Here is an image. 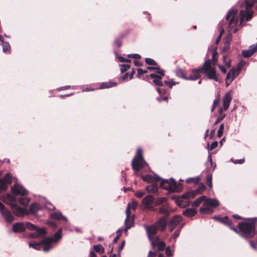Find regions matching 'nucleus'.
I'll use <instances>...</instances> for the list:
<instances>
[{"instance_id":"1","label":"nucleus","mask_w":257,"mask_h":257,"mask_svg":"<svg viewBox=\"0 0 257 257\" xmlns=\"http://www.w3.org/2000/svg\"><path fill=\"white\" fill-rule=\"evenodd\" d=\"M255 0H240L237 4L240 9L239 23L236 16L237 9L232 7L226 16V20H229L228 31L230 33H235L243 21H248L252 17L253 11L251 8Z\"/></svg>"},{"instance_id":"2","label":"nucleus","mask_w":257,"mask_h":257,"mask_svg":"<svg viewBox=\"0 0 257 257\" xmlns=\"http://www.w3.org/2000/svg\"><path fill=\"white\" fill-rule=\"evenodd\" d=\"M62 229L60 228L54 235L44 238L41 242L38 243L34 242L29 243L30 247L37 250H42L44 252L49 251L53 247V244L57 243L62 238Z\"/></svg>"},{"instance_id":"3","label":"nucleus","mask_w":257,"mask_h":257,"mask_svg":"<svg viewBox=\"0 0 257 257\" xmlns=\"http://www.w3.org/2000/svg\"><path fill=\"white\" fill-rule=\"evenodd\" d=\"M257 225V218H250L245 219L238 224L239 235L245 238H251L256 233L255 227Z\"/></svg>"},{"instance_id":"4","label":"nucleus","mask_w":257,"mask_h":257,"mask_svg":"<svg viewBox=\"0 0 257 257\" xmlns=\"http://www.w3.org/2000/svg\"><path fill=\"white\" fill-rule=\"evenodd\" d=\"M200 69L201 73L203 72L209 79L219 81L218 75L215 68L211 66L210 59L206 60Z\"/></svg>"},{"instance_id":"5","label":"nucleus","mask_w":257,"mask_h":257,"mask_svg":"<svg viewBox=\"0 0 257 257\" xmlns=\"http://www.w3.org/2000/svg\"><path fill=\"white\" fill-rule=\"evenodd\" d=\"M160 187L170 192H179L182 189L181 185L177 184L173 178H171L169 180H163L160 183Z\"/></svg>"},{"instance_id":"6","label":"nucleus","mask_w":257,"mask_h":257,"mask_svg":"<svg viewBox=\"0 0 257 257\" xmlns=\"http://www.w3.org/2000/svg\"><path fill=\"white\" fill-rule=\"evenodd\" d=\"M132 165L133 169L136 171H140L147 165L142 156V151L141 149H138L136 155L132 161Z\"/></svg>"},{"instance_id":"7","label":"nucleus","mask_w":257,"mask_h":257,"mask_svg":"<svg viewBox=\"0 0 257 257\" xmlns=\"http://www.w3.org/2000/svg\"><path fill=\"white\" fill-rule=\"evenodd\" d=\"M27 229L32 231H35V232L29 234V237L41 238L46 234V231L44 228H39L29 222H27Z\"/></svg>"},{"instance_id":"8","label":"nucleus","mask_w":257,"mask_h":257,"mask_svg":"<svg viewBox=\"0 0 257 257\" xmlns=\"http://www.w3.org/2000/svg\"><path fill=\"white\" fill-rule=\"evenodd\" d=\"M156 73L158 74L152 73L149 76H147V77L148 78L150 77L153 79V83H155V85L157 86H163L164 83L161 81V79L164 76V71L163 70H159V71H156Z\"/></svg>"},{"instance_id":"9","label":"nucleus","mask_w":257,"mask_h":257,"mask_svg":"<svg viewBox=\"0 0 257 257\" xmlns=\"http://www.w3.org/2000/svg\"><path fill=\"white\" fill-rule=\"evenodd\" d=\"M0 213L8 223H11L14 217L11 212L5 208V205L0 202Z\"/></svg>"},{"instance_id":"10","label":"nucleus","mask_w":257,"mask_h":257,"mask_svg":"<svg viewBox=\"0 0 257 257\" xmlns=\"http://www.w3.org/2000/svg\"><path fill=\"white\" fill-rule=\"evenodd\" d=\"M12 194L14 196H25L28 194V191L22 186L16 184L11 187Z\"/></svg>"},{"instance_id":"11","label":"nucleus","mask_w":257,"mask_h":257,"mask_svg":"<svg viewBox=\"0 0 257 257\" xmlns=\"http://www.w3.org/2000/svg\"><path fill=\"white\" fill-rule=\"evenodd\" d=\"M0 200L4 203L9 204L11 207H14L17 202V199L14 195L10 193L0 195Z\"/></svg>"},{"instance_id":"12","label":"nucleus","mask_w":257,"mask_h":257,"mask_svg":"<svg viewBox=\"0 0 257 257\" xmlns=\"http://www.w3.org/2000/svg\"><path fill=\"white\" fill-rule=\"evenodd\" d=\"M144 227L146 230L149 240L151 241L154 240L153 236L157 233L158 230L156 225L153 224L150 225H145Z\"/></svg>"},{"instance_id":"13","label":"nucleus","mask_w":257,"mask_h":257,"mask_svg":"<svg viewBox=\"0 0 257 257\" xmlns=\"http://www.w3.org/2000/svg\"><path fill=\"white\" fill-rule=\"evenodd\" d=\"M182 221L180 216L175 215L173 217L168 223L169 230L172 232Z\"/></svg>"},{"instance_id":"14","label":"nucleus","mask_w":257,"mask_h":257,"mask_svg":"<svg viewBox=\"0 0 257 257\" xmlns=\"http://www.w3.org/2000/svg\"><path fill=\"white\" fill-rule=\"evenodd\" d=\"M152 246L153 247H155L156 246L158 248V251H162L165 248V243L164 241H162L160 240V239L159 237L156 236L155 238L151 241Z\"/></svg>"},{"instance_id":"15","label":"nucleus","mask_w":257,"mask_h":257,"mask_svg":"<svg viewBox=\"0 0 257 257\" xmlns=\"http://www.w3.org/2000/svg\"><path fill=\"white\" fill-rule=\"evenodd\" d=\"M245 64V62L244 61H241L237 64L235 69H231L228 73H230V74L233 76L234 77H236Z\"/></svg>"},{"instance_id":"16","label":"nucleus","mask_w":257,"mask_h":257,"mask_svg":"<svg viewBox=\"0 0 257 257\" xmlns=\"http://www.w3.org/2000/svg\"><path fill=\"white\" fill-rule=\"evenodd\" d=\"M154 224L156 225L158 230L163 232L166 229L167 221L165 217H162L158 219Z\"/></svg>"},{"instance_id":"17","label":"nucleus","mask_w":257,"mask_h":257,"mask_svg":"<svg viewBox=\"0 0 257 257\" xmlns=\"http://www.w3.org/2000/svg\"><path fill=\"white\" fill-rule=\"evenodd\" d=\"M27 229V222H17L13 224L12 230L15 232H22Z\"/></svg>"},{"instance_id":"18","label":"nucleus","mask_w":257,"mask_h":257,"mask_svg":"<svg viewBox=\"0 0 257 257\" xmlns=\"http://www.w3.org/2000/svg\"><path fill=\"white\" fill-rule=\"evenodd\" d=\"M232 100V96L230 92L226 93L223 99V106L224 110H226L230 105Z\"/></svg>"},{"instance_id":"19","label":"nucleus","mask_w":257,"mask_h":257,"mask_svg":"<svg viewBox=\"0 0 257 257\" xmlns=\"http://www.w3.org/2000/svg\"><path fill=\"white\" fill-rule=\"evenodd\" d=\"M219 205V201L216 199L206 198L203 203V206H209L212 207H216Z\"/></svg>"},{"instance_id":"20","label":"nucleus","mask_w":257,"mask_h":257,"mask_svg":"<svg viewBox=\"0 0 257 257\" xmlns=\"http://www.w3.org/2000/svg\"><path fill=\"white\" fill-rule=\"evenodd\" d=\"M125 213L126 215V217L125 220V232H127V230L129 229L133 225V224L131 223L130 224L127 223V221L130 219V215H131V207H130V204H127V208L125 210Z\"/></svg>"},{"instance_id":"21","label":"nucleus","mask_w":257,"mask_h":257,"mask_svg":"<svg viewBox=\"0 0 257 257\" xmlns=\"http://www.w3.org/2000/svg\"><path fill=\"white\" fill-rule=\"evenodd\" d=\"M192 72L193 74L190 75L189 77H187L186 80H196L200 77V74L201 73V69L200 68L193 69L192 70Z\"/></svg>"},{"instance_id":"22","label":"nucleus","mask_w":257,"mask_h":257,"mask_svg":"<svg viewBox=\"0 0 257 257\" xmlns=\"http://www.w3.org/2000/svg\"><path fill=\"white\" fill-rule=\"evenodd\" d=\"M198 190H195L193 191L188 192L182 195V200L181 202H186V203L188 202V199L191 198H194L195 195L198 193Z\"/></svg>"},{"instance_id":"23","label":"nucleus","mask_w":257,"mask_h":257,"mask_svg":"<svg viewBox=\"0 0 257 257\" xmlns=\"http://www.w3.org/2000/svg\"><path fill=\"white\" fill-rule=\"evenodd\" d=\"M12 208L13 209V211L15 215L18 216H22L26 213V210L23 208L18 206L17 203L15 205V206H14V207H12Z\"/></svg>"},{"instance_id":"24","label":"nucleus","mask_w":257,"mask_h":257,"mask_svg":"<svg viewBox=\"0 0 257 257\" xmlns=\"http://www.w3.org/2000/svg\"><path fill=\"white\" fill-rule=\"evenodd\" d=\"M142 179L144 181L151 183L154 181H158L161 179V178L157 175H155V177H154L151 175L148 174L145 176H143Z\"/></svg>"},{"instance_id":"25","label":"nucleus","mask_w":257,"mask_h":257,"mask_svg":"<svg viewBox=\"0 0 257 257\" xmlns=\"http://www.w3.org/2000/svg\"><path fill=\"white\" fill-rule=\"evenodd\" d=\"M154 197L152 195H148L146 196L143 199V203L145 206L146 207L149 208L150 207L151 204L153 203L154 201Z\"/></svg>"},{"instance_id":"26","label":"nucleus","mask_w":257,"mask_h":257,"mask_svg":"<svg viewBox=\"0 0 257 257\" xmlns=\"http://www.w3.org/2000/svg\"><path fill=\"white\" fill-rule=\"evenodd\" d=\"M51 216L55 219H57V220L63 219L64 221H65L66 222L68 221L67 218L65 216H63L62 214V213L60 212H56L53 213L51 214Z\"/></svg>"},{"instance_id":"27","label":"nucleus","mask_w":257,"mask_h":257,"mask_svg":"<svg viewBox=\"0 0 257 257\" xmlns=\"http://www.w3.org/2000/svg\"><path fill=\"white\" fill-rule=\"evenodd\" d=\"M158 185L155 183H153L146 187L147 191L150 193H156L158 191Z\"/></svg>"},{"instance_id":"28","label":"nucleus","mask_w":257,"mask_h":257,"mask_svg":"<svg viewBox=\"0 0 257 257\" xmlns=\"http://www.w3.org/2000/svg\"><path fill=\"white\" fill-rule=\"evenodd\" d=\"M183 213L184 215L190 217L195 215L197 213V211L194 208H187Z\"/></svg>"},{"instance_id":"29","label":"nucleus","mask_w":257,"mask_h":257,"mask_svg":"<svg viewBox=\"0 0 257 257\" xmlns=\"http://www.w3.org/2000/svg\"><path fill=\"white\" fill-rule=\"evenodd\" d=\"M200 212L202 214H210L213 212V210L209 206H204L200 208Z\"/></svg>"},{"instance_id":"30","label":"nucleus","mask_w":257,"mask_h":257,"mask_svg":"<svg viewBox=\"0 0 257 257\" xmlns=\"http://www.w3.org/2000/svg\"><path fill=\"white\" fill-rule=\"evenodd\" d=\"M220 103V95L218 93L216 95L215 98L213 102L211 111H213L216 107L219 106Z\"/></svg>"},{"instance_id":"31","label":"nucleus","mask_w":257,"mask_h":257,"mask_svg":"<svg viewBox=\"0 0 257 257\" xmlns=\"http://www.w3.org/2000/svg\"><path fill=\"white\" fill-rule=\"evenodd\" d=\"M214 218L220 222L228 225L229 226H230L231 224V222L227 216H225L224 217L221 218L214 217Z\"/></svg>"},{"instance_id":"32","label":"nucleus","mask_w":257,"mask_h":257,"mask_svg":"<svg viewBox=\"0 0 257 257\" xmlns=\"http://www.w3.org/2000/svg\"><path fill=\"white\" fill-rule=\"evenodd\" d=\"M116 85V83L113 82H103L100 84L99 87L100 89L108 88L115 86Z\"/></svg>"},{"instance_id":"33","label":"nucleus","mask_w":257,"mask_h":257,"mask_svg":"<svg viewBox=\"0 0 257 257\" xmlns=\"http://www.w3.org/2000/svg\"><path fill=\"white\" fill-rule=\"evenodd\" d=\"M206 198V196H202L197 199L195 201H194L192 205L193 207H198L202 202H204L205 199Z\"/></svg>"},{"instance_id":"34","label":"nucleus","mask_w":257,"mask_h":257,"mask_svg":"<svg viewBox=\"0 0 257 257\" xmlns=\"http://www.w3.org/2000/svg\"><path fill=\"white\" fill-rule=\"evenodd\" d=\"M8 185L11 184L13 180V176L10 173H7L4 177L3 179H2Z\"/></svg>"},{"instance_id":"35","label":"nucleus","mask_w":257,"mask_h":257,"mask_svg":"<svg viewBox=\"0 0 257 257\" xmlns=\"http://www.w3.org/2000/svg\"><path fill=\"white\" fill-rule=\"evenodd\" d=\"M235 78V77H234L233 76H232V75H231V74H230V73H228L226 76V80H225L226 86V87L228 86Z\"/></svg>"},{"instance_id":"36","label":"nucleus","mask_w":257,"mask_h":257,"mask_svg":"<svg viewBox=\"0 0 257 257\" xmlns=\"http://www.w3.org/2000/svg\"><path fill=\"white\" fill-rule=\"evenodd\" d=\"M217 52L216 51V48H215L214 50H212V59L211 62L213 65H215L217 61Z\"/></svg>"},{"instance_id":"37","label":"nucleus","mask_w":257,"mask_h":257,"mask_svg":"<svg viewBox=\"0 0 257 257\" xmlns=\"http://www.w3.org/2000/svg\"><path fill=\"white\" fill-rule=\"evenodd\" d=\"M40 209L39 205L38 203H33L30 206V211L33 213H35Z\"/></svg>"},{"instance_id":"38","label":"nucleus","mask_w":257,"mask_h":257,"mask_svg":"<svg viewBox=\"0 0 257 257\" xmlns=\"http://www.w3.org/2000/svg\"><path fill=\"white\" fill-rule=\"evenodd\" d=\"M8 188V186L6 183V182L2 179L0 178V191H5L7 190Z\"/></svg>"},{"instance_id":"39","label":"nucleus","mask_w":257,"mask_h":257,"mask_svg":"<svg viewBox=\"0 0 257 257\" xmlns=\"http://www.w3.org/2000/svg\"><path fill=\"white\" fill-rule=\"evenodd\" d=\"M93 248L96 252L100 254L103 253L104 248L101 244L95 245L93 246Z\"/></svg>"},{"instance_id":"40","label":"nucleus","mask_w":257,"mask_h":257,"mask_svg":"<svg viewBox=\"0 0 257 257\" xmlns=\"http://www.w3.org/2000/svg\"><path fill=\"white\" fill-rule=\"evenodd\" d=\"M253 54V52L249 49L245 50L242 51V55L244 58H249Z\"/></svg>"},{"instance_id":"41","label":"nucleus","mask_w":257,"mask_h":257,"mask_svg":"<svg viewBox=\"0 0 257 257\" xmlns=\"http://www.w3.org/2000/svg\"><path fill=\"white\" fill-rule=\"evenodd\" d=\"M3 51L4 53H7L10 50V45L9 43L3 42L2 43Z\"/></svg>"},{"instance_id":"42","label":"nucleus","mask_w":257,"mask_h":257,"mask_svg":"<svg viewBox=\"0 0 257 257\" xmlns=\"http://www.w3.org/2000/svg\"><path fill=\"white\" fill-rule=\"evenodd\" d=\"M176 74L177 76L182 78L184 79H187V77L185 76L183 70L178 69L176 71Z\"/></svg>"},{"instance_id":"43","label":"nucleus","mask_w":257,"mask_h":257,"mask_svg":"<svg viewBox=\"0 0 257 257\" xmlns=\"http://www.w3.org/2000/svg\"><path fill=\"white\" fill-rule=\"evenodd\" d=\"M30 199L27 197H21L19 199V202L23 205H27Z\"/></svg>"},{"instance_id":"44","label":"nucleus","mask_w":257,"mask_h":257,"mask_svg":"<svg viewBox=\"0 0 257 257\" xmlns=\"http://www.w3.org/2000/svg\"><path fill=\"white\" fill-rule=\"evenodd\" d=\"M145 62L148 64L150 65H157V63L155 60L153 59L150 58H147L145 59Z\"/></svg>"},{"instance_id":"45","label":"nucleus","mask_w":257,"mask_h":257,"mask_svg":"<svg viewBox=\"0 0 257 257\" xmlns=\"http://www.w3.org/2000/svg\"><path fill=\"white\" fill-rule=\"evenodd\" d=\"M206 183L209 188H211L212 187L211 175H208L207 176Z\"/></svg>"},{"instance_id":"46","label":"nucleus","mask_w":257,"mask_h":257,"mask_svg":"<svg viewBox=\"0 0 257 257\" xmlns=\"http://www.w3.org/2000/svg\"><path fill=\"white\" fill-rule=\"evenodd\" d=\"M130 67L131 66L129 64H122L120 65V71L121 73H124L125 71L130 69Z\"/></svg>"},{"instance_id":"47","label":"nucleus","mask_w":257,"mask_h":257,"mask_svg":"<svg viewBox=\"0 0 257 257\" xmlns=\"http://www.w3.org/2000/svg\"><path fill=\"white\" fill-rule=\"evenodd\" d=\"M224 126L223 123L220 125L219 129L217 131V136L218 137H221L223 134V130H224Z\"/></svg>"},{"instance_id":"48","label":"nucleus","mask_w":257,"mask_h":257,"mask_svg":"<svg viewBox=\"0 0 257 257\" xmlns=\"http://www.w3.org/2000/svg\"><path fill=\"white\" fill-rule=\"evenodd\" d=\"M182 225L181 226H179L178 227V228L177 229V230L174 232V233L173 235V238L174 239H176L179 235L180 232L182 228Z\"/></svg>"},{"instance_id":"49","label":"nucleus","mask_w":257,"mask_h":257,"mask_svg":"<svg viewBox=\"0 0 257 257\" xmlns=\"http://www.w3.org/2000/svg\"><path fill=\"white\" fill-rule=\"evenodd\" d=\"M159 212L161 214H168L169 213V211L166 207L162 206L159 208Z\"/></svg>"},{"instance_id":"50","label":"nucleus","mask_w":257,"mask_h":257,"mask_svg":"<svg viewBox=\"0 0 257 257\" xmlns=\"http://www.w3.org/2000/svg\"><path fill=\"white\" fill-rule=\"evenodd\" d=\"M45 207L49 210H53L55 209V207L50 202H47L45 204Z\"/></svg>"},{"instance_id":"51","label":"nucleus","mask_w":257,"mask_h":257,"mask_svg":"<svg viewBox=\"0 0 257 257\" xmlns=\"http://www.w3.org/2000/svg\"><path fill=\"white\" fill-rule=\"evenodd\" d=\"M137 71H138L137 76L138 77H140L141 75H143L148 72L147 69L143 70L142 68H138L137 69Z\"/></svg>"},{"instance_id":"52","label":"nucleus","mask_w":257,"mask_h":257,"mask_svg":"<svg viewBox=\"0 0 257 257\" xmlns=\"http://www.w3.org/2000/svg\"><path fill=\"white\" fill-rule=\"evenodd\" d=\"M227 57L226 56H223V61L224 63L227 67H230L231 66L230 61L229 60L228 61H227Z\"/></svg>"},{"instance_id":"53","label":"nucleus","mask_w":257,"mask_h":257,"mask_svg":"<svg viewBox=\"0 0 257 257\" xmlns=\"http://www.w3.org/2000/svg\"><path fill=\"white\" fill-rule=\"evenodd\" d=\"M164 83L165 85H168L170 88H172L173 85H175L177 83V82L172 80L170 81H164Z\"/></svg>"},{"instance_id":"54","label":"nucleus","mask_w":257,"mask_h":257,"mask_svg":"<svg viewBox=\"0 0 257 257\" xmlns=\"http://www.w3.org/2000/svg\"><path fill=\"white\" fill-rule=\"evenodd\" d=\"M166 200V199L165 197H160L157 199L156 203L157 205H160L165 202Z\"/></svg>"},{"instance_id":"55","label":"nucleus","mask_w":257,"mask_h":257,"mask_svg":"<svg viewBox=\"0 0 257 257\" xmlns=\"http://www.w3.org/2000/svg\"><path fill=\"white\" fill-rule=\"evenodd\" d=\"M225 116V114L224 115H219V116L217 117L215 121L214 122V124L216 125L219 122H220L221 121H222L224 118Z\"/></svg>"},{"instance_id":"56","label":"nucleus","mask_w":257,"mask_h":257,"mask_svg":"<svg viewBox=\"0 0 257 257\" xmlns=\"http://www.w3.org/2000/svg\"><path fill=\"white\" fill-rule=\"evenodd\" d=\"M166 254L168 256H171L173 255V253L169 246H168L165 249Z\"/></svg>"},{"instance_id":"57","label":"nucleus","mask_w":257,"mask_h":257,"mask_svg":"<svg viewBox=\"0 0 257 257\" xmlns=\"http://www.w3.org/2000/svg\"><path fill=\"white\" fill-rule=\"evenodd\" d=\"M231 34L232 33H229V34H228L226 38H225V42H228V44H230L231 40H232V36H231Z\"/></svg>"},{"instance_id":"58","label":"nucleus","mask_w":257,"mask_h":257,"mask_svg":"<svg viewBox=\"0 0 257 257\" xmlns=\"http://www.w3.org/2000/svg\"><path fill=\"white\" fill-rule=\"evenodd\" d=\"M124 244H125V241L123 240L118 248V254H120L121 250L122 249V248H123V247L124 246Z\"/></svg>"},{"instance_id":"59","label":"nucleus","mask_w":257,"mask_h":257,"mask_svg":"<svg viewBox=\"0 0 257 257\" xmlns=\"http://www.w3.org/2000/svg\"><path fill=\"white\" fill-rule=\"evenodd\" d=\"M117 58H118V60L119 61V62H131L130 60L126 59V58H124L123 57H121V56H118Z\"/></svg>"},{"instance_id":"60","label":"nucleus","mask_w":257,"mask_h":257,"mask_svg":"<svg viewBox=\"0 0 257 257\" xmlns=\"http://www.w3.org/2000/svg\"><path fill=\"white\" fill-rule=\"evenodd\" d=\"M128 57H132L134 59H139L141 58V56L138 54H129L128 55Z\"/></svg>"},{"instance_id":"61","label":"nucleus","mask_w":257,"mask_h":257,"mask_svg":"<svg viewBox=\"0 0 257 257\" xmlns=\"http://www.w3.org/2000/svg\"><path fill=\"white\" fill-rule=\"evenodd\" d=\"M248 49L249 50H251L252 52H253V53L257 50V44L256 45H251Z\"/></svg>"},{"instance_id":"62","label":"nucleus","mask_w":257,"mask_h":257,"mask_svg":"<svg viewBox=\"0 0 257 257\" xmlns=\"http://www.w3.org/2000/svg\"><path fill=\"white\" fill-rule=\"evenodd\" d=\"M217 146H218V142L216 141L213 142L211 144V146L210 147V150H212L213 149H215V148H216L217 147Z\"/></svg>"},{"instance_id":"63","label":"nucleus","mask_w":257,"mask_h":257,"mask_svg":"<svg viewBox=\"0 0 257 257\" xmlns=\"http://www.w3.org/2000/svg\"><path fill=\"white\" fill-rule=\"evenodd\" d=\"M229 47L230 44H228V42H224L223 51H227L229 48Z\"/></svg>"},{"instance_id":"64","label":"nucleus","mask_w":257,"mask_h":257,"mask_svg":"<svg viewBox=\"0 0 257 257\" xmlns=\"http://www.w3.org/2000/svg\"><path fill=\"white\" fill-rule=\"evenodd\" d=\"M232 162L234 163V164H242L244 162V160L243 159H238V160H236L235 161H232Z\"/></svg>"}]
</instances>
